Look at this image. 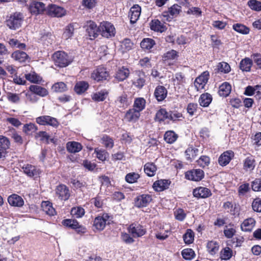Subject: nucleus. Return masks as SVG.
<instances>
[{
  "label": "nucleus",
  "instance_id": "61",
  "mask_svg": "<svg viewBox=\"0 0 261 261\" xmlns=\"http://www.w3.org/2000/svg\"><path fill=\"white\" fill-rule=\"evenodd\" d=\"M174 85H180L185 83V77L181 72H177L175 74L173 77Z\"/></svg>",
  "mask_w": 261,
  "mask_h": 261
},
{
  "label": "nucleus",
  "instance_id": "57",
  "mask_svg": "<svg viewBox=\"0 0 261 261\" xmlns=\"http://www.w3.org/2000/svg\"><path fill=\"white\" fill-rule=\"evenodd\" d=\"M181 255L186 260H191L195 256L194 251L191 248L184 249L181 252Z\"/></svg>",
  "mask_w": 261,
  "mask_h": 261
},
{
  "label": "nucleus",
  "instance_id": "5",
  "mask_svg": "<svg viewBox=\"0 0 261 261\" xmlns=\"http://www.w3.org/2000/svg\"><path fill=\"white\" fill-rule=\"evenodd\" d=\"M128 232L134 238H140L146 233V228L138 222H134L127 228Z\"/></svg>",
  "mask_w": 261,
  "mask_h": 261
},
{
  "label": "nucleus",
  "instance_id": "2",
  "mask_svg": "<svg viewBox=\"0 0 261 261\" xmlns=\"http://www.w3.org/2000/svg\"><path fill=\"white\" fill-rule=\"evenodd\" d=\"M53 59L55 65L60 67L68 66L71 62L68 55L63 51H58L53 55Z\"/></svg>",
  "mask_w": 261,
  "mask_h": 261
},
{
  "label": "nucleus",
  "instance_id": "40",
  "mask_svg": "<svg viewBox=\"0 0 261 261\" xmlns=\"http://www.w3.org/2000/svg\"><path fill=\"white\" fill-rule=\"evenodd\" d=\"M145 105L146 101L143 98H137L135 99L133 105V109L138 111V112L140 113L141 111L145 109Z\"/></svg>",
  "mask_w": 261,
  "mask_h": 261
},
{
  "label": "nucleus",
  "instance_id": "36",
  "mask_svg": "<svg viewBox=\"0 0 261 261\" xmlns=\"http://www.w3.org/2000/svg\"><path fill=\"white\" fill-rule=\"evenodd\" d=\"M156 169V166L152 163H147L144 166L145 173L150 177L155 175Z\"/></svg>",
  "mask_w": 261,
  "mask_h": 261
},
{
  "label": "nucleus",
  "instance_id": "22",
  "mask_svg": "<svg viewBox=\"0 0 261 261\" xmlns=\"http://www.w3.org/2000/svg\"><path fill=\"white\" fill-rule=\"evenodd\" d=\"M8 202L13 206L21 207L24 204L23 199L17 194H12L8 198Z\"/></svg>",
  "mask_w": 261,
  "mask_h": 261
},
{
  "label": "nucleus",
  "instance_id": "63",
  "mask_svg": "<svg viewBox=\"0 0 261 261\" xmlns=\"http://www.w3.org/2000/svg\"><path fill=\"white\" fill-rule=\"evenodd\" d=\"M133 46V43L130 39H125L121 42V47L123 51L130 50Z\"/></svg>",
  "mask_w": 261,
  "mask_h": 261
},
{
  "label": "nucleus",
  "instance_id": "11",
  "mask_svg": "<svg viewBox=\"0 0 261 261\" xmlns=\"http://www.w3.org/2000/svg\"><path fill=\"white\" fill-rule=\"evenodd\" d=\"M152 196L149 194H142L135 199V205L138 207L147 206L152 201Z\"/></svg>",
  "mask_w": 261,
  "mask_h": 261
},
{
  "label": "nucleus",
  "instance_id": "30",
  "mask_svg": "<svg viewBox=\"0 0 261 261\" xmlns=\"http://www.w3.org/2000/svg\"><path fill=\"white\" fill-rule=\"evenodd\" d=\"M115 102L119 108L122 109L126 108L129 105V102L127 98V95L124 93L118 97Z\"/></svg>",
  "mask_w": 261,
  "mask_h": 261
},
{
  "label": "nucleus",
  "instance_id": "35",
  "mask_svg": "<svg viewBox=\"0 0 261 261\" xmlns=\"http://www.w3.org/2000/svg\"><path fill=\"white\" fill-rule=\"evenodd\" d=\"M212 100V95L208 93H205L200 95L199 99V102L201 106L206 107L209 106Z\"/></svg>",
  "mask_w": 261,
  "mask_h": 261
},
{
  "label": "nucleus",
  "instance_id": "28",
  "mask_svg": "<svg viewBox=\"0 0 261 261\" xmlns=\"http://www.w3.org/2000/svg\"><path fill=\"white\" fill-rule=\"evenodd\" d=\"M150 29L154 31L160 33L165 32L167 29L164 23L158 19L152 20L150 23Z\"/></svg>",
  "mask_w": 261,
  "mask_h": 261
},
{
  "label": "nucleus",
  "instance_id": "53",
  "mask_svg": "<svg viewBox=\"0 0 261 261\" xmlns=\"http://www.w3.org/2000/svg\"><path fill=\"white\" fill-rule=\"evenodd\" d=\"M178 57V53L173 49L169 50L165 53L163 58L164 61L173 60L176 59Z\"/></svg>",
  "mask_w": 261,
  "mask_h": 261
},
{
  "label": "nucleus",
  "instance_id": "14",
  "mask_svg": "<svg viewBox=\"0 0 261 261\" xmlns=\"http://www.w3.org/2000/svg\"><path fill=\"white\" fill-rule=\"evenodd\" d=\"M56 194L62 200H67L70 197L68 188L64 185H60L57 187Z\"/></svg>",
  "mask_w": 261,
  "mask_h": 261
},
{
  "label": "nucleus",
  "instance_id": "49",
  "mask_svg": "<svg viewBox=\"0 0 261 261\" xmlns=\"http://www.w3.org/2000/svg\"><path fill=\"white\" fill-rule=\"evenodd\" d=\"M140 177V175L137 173L130 172L125 175V180L129 184H133L136 182Z\"/></svg>",
  "mask_w": 261,
  "mask_h": 261
},
{
  "label": "nucleus",
  "instance_id": "47",
  "mask_svg": "<svg viewBox=\"0 0 261 261\" xmlns=\"http://www.w3.org/2000/svg\"><path fill=\"white\" fill-rule=\"evenodd\" d=\"M198 152V149L192 147H188L186 151L185 154L187 160L191 161L195 156H197Z\"/></svg>",
  "mask_w": 261,
  "mask_h": 261
},
{
  "label": "nucleus",
  "instance_id": "29",
  "mask_svg": "<svg viewBox=\"0 0 261 261\" xmlns=\"http://www.w3.org/2000/svg\"><path fill=\"white\" fill-rule=\"evenodd\" d=\"M255 161L252 155L247 157L243 162V168L246 171H252L255 166Z\"/></svg>",
  "mask_w": 261,
  "mask_h": 261
},
{
  "label": "nucleus",
  "instance_id": "41",
  "mask_svg": "<svg viewBox=\"0 0 261 261\" xmlns=\"http://www.w3.org/2000/svg\"><path fill=\"white\" fill-rule=\"evenodd\" d=\"M250 184L248 182H243L240 184L238 189L239 196H244L250 191Z\"/></svg>",
  "mask_w": 261,
  "mask_h": 261
},
{
  "label": "nucleus",
  "instance_id": "25",
  "mask_svg": "<svg viewBox=\"0 0 261 261\" xmlns=\"http://www.w3.org/2000/svg\"><path fill=\"white\" fill-rule=\"evenodd\" d=\"M29 90L41 97H44L48 94L46 89L39 85H31L29 87Z\"/></svg>",
  "mask_w": 261,
  "mask_h": 261
},
{
  "label": "nucleus",
  "instance_id": "48",
  "mask_svg": "<svg viewBox=\"0 0 261 261\" xmlns=\"http://www.w3.org/2000/svg\"><path fill=\"white\" fill-rule=\"evenodd\" d=\"M232 28L236 32L242 34H247L249 33V29L241 23L234 24Z\"/></svg>",
  "mask_w": 261,
  "mask_h": 261
},
{
  "label": "nucleus",
  "instance_id": "7",
  "mask_svg": "<svg viewBox=\"0 0 261 261\" xmlns=\"http://www.w3.org/2000/svg\"><path fill=\"white\" fill-rule=\"evenodd\" d=\"M84 27L89 39L91 40L94 39L100 34L99 26L97 27L96 24L92 21H87Z\"/></svg>",
  "mask_w": 261,
  "mask_h": 261
},
{
  "label": "nucleus",
  "instance_id": "59",
  "mask_svg": "<svg viewBox=\"0 0 261 261\" xmlns=\"http://www.w3.org/2000/svg\"><path fill=\"white\" fill-rule=\"evenodd\" d=\"M74 30V28L73 25L72 24H69L66 27L63 34V37L66 39L71 38L73 34Z\"/></svg>",
  "mask_w": 261,
  "mask_h": 261
},
{
  "label": "nucleus",
  "instance_id": "26",
  "mask_svg": "<svg viewBox=\"0 0 261 261\" xmlns=\"http://www.w3.org/2000/svg\"><path fill=\"white\" fill-rule=\"evenodd\" d=\"M255 224V221L253 218H249L244 220L241 225L242 231L246 232L251 231Z\"/></svg>",
  "mask_w": 261,
  "mask_h": 261
},
{
  "label": "nucleus",
  "instance_id": "6",
  "mask_svg": "<svg viewBox=\"0 0 261 261\" xmlns=\"http://www.w3.org/2000/svg\"><path fill=\"white\" fill-rule=\"evenodd\" d=\"M36 122L41 125H49L57 128L59 125L58 120L54 117L48 115H43L36 118Z\"/></svg>",
  "mask_w": 261,
  "mask_h": 261
},
{
  "label": "nucleus",
  "instance_id": "17",
  "mask_svg": "<svg viewBox=\"0 0 261 261\" xmlns=\"http://www.w3.org/2000/svg\"><path fill=\"white\" fill-rule=\"evenodd\" d=\"M234 156V153L231 150L224 152L219 158L218 163L221 166H225L229 164Z\"/></svg>",
  "mask_w": 261,
  "mask_h": 261
},
{
  "label": "nucleus",
  "instance_id": "60",
  "mask_svg": "<svg viewBox=\"0 0 261 261\" xmlns=\"http://www.w3.org/2000/svg\"><path fill=\"white\" fill-rule=\"evenodd\" d=\"M232 255V250L229 247H226L221 251L220 257L223 260H228L231 258Z\"/></svg>",
  "mask_w": 261,
  "mask_h": 261
},
{
  "label": "nucleus",
  "instance_id": "54",
  "mask_svg": "<svg viewBox=\"0 0 261 261\" xmlns=\"http://www.w3.org/2000/svg\"><path fill=\"white\" fill-rule=\"evenodd\" d=\"M217 69L219 72L227 73L230 71V66L226 62H222L218 63L217 65Z\"/></svg>",
  "mask_w": 261,
  "mask_h": 261
},
{
  "label": "nucleus",
  "instance_id": "1",
  "mask_svg": "<svg viewBox=\"0 0 261 261\" xmlns=\"http://www.w3.org/2000/svg\"><path fill=\"white\" fill-rule=\"evenodd\" d=\"M24 16L22 13L16 12L8 16L6 23L11 30H16L19 28L23 21Z\"/></svg>",
  "mask_w": 261,
  "mask_h": 261
},
{
  "label": "nucleus",
  "instance_id": "39",
  "mask_svg": "<svg viewBox=\"0 0 261 261\" xmlns=\"http://www.w3.org/2000/svg\"><path fill=\"white\" fill-rule=\"evenodd\" d=\"M155 44L154 40L151 38H144L141 42L140 45L141 48L145 50H149L151 49Z\"/></svg>",
  "mask_w": 261,
  "mask_h": 261
},
{
  "label": "nucleus",
  "instance_id": "56",
  "mask_svg": "<svg viewBox=\"0 0 261 261\" xmlns=\"http://www.w3.org/2000/svg\"><path fill=\"white\" fill-rule=\"evenodd\" d=\"M197 163L200 167L204 168L210 164V158L207 155H202L197 161Z\"/></svg>",
  "mask_w": 261,
  "mask_h": 261
},
{
  "label": "nucleus",
  "instance_id": "51",
  "mask_svg": "<svg viewBox=\"0 0 261 261\" xmlns=\"http://www.w3.org/2000/svg\"><path fill=\"white\" fill-rule=\"evenodd\" d=\"M37 126L34 123L25 124L23 127L22 130L27 135H31L37 130Z\"/></svg>",
  "mask_w": 261,
  "mask_h": 261
},
{
  "label": "nucleus",
  "instance_id": "13",
  "mask_svg": "<svg viewBox=\"0 0 261 261\" xmlns=\"http://www.w3.org/2000/svg\"><path fill=\"white\" fill-rule=\"evenodd\" d=\"M109 218V216L107 214L96 217L94 221V226L98 230H102L105 228Z\"/></svg>",
  "mask_w": 261,
  "mask_h": 261
},
{
  "label": "nucleus",
  "instance_id": "15",
  "mask_svg": "<svg viewBox=\"0 0 261 261\" xmlns=\"http://www.w3.org/2000/svg\"><path fill=\"white\" fill-rule=\"evenodd\" d=\"M193 194L194 197L198 198H206L212 195L211 190L203 187H199L193 190Z\"/></svg>",
  "mask_w": 261,
  "mask_h": 261
},
{
  "label": "nucleus",
  "instance_id": "52",
  "mask_svg": "<svg viewBox=\"0 0 261 261\" xmlns=\"http://www.w3.org/2000/svg\"><path fill=\"white\" fill-rule=\"evenodd\" d=\"M169 113L166 109H161L156 114V119L159 121H164L165 119H169Z\"/></svg>",
  "mask_w": 261,
  "mask_h": 261
},
{
  "label": "nucleus",
  "instance_id": "50",
  "mask_svg": "<svg viewBox=\"0 0 261 261\" xmlns=\"http://www.w3.org/2000/svg\"><path fill=\"white\" fill-rule=\"evenodd\" d=\"M183 239L187 244L192 243L194 239V233L191 229H187L186 232L183 236Z\"/></svg>",
  "mask_w": 261,
  "mask_h": 261
},
{
  "label": "nucleus",
  "instance_id": "9",
  "mask_svg": "<svg viewBox=\"0 0 261 261\" xmlns=\"http://www.w3.org/2000/svg\"><path fill=\"white\" fill-rule=\"evenodd\" d=\"M204 176V172L200 169L189 170L185 173V178L189 180L198 181Z\"/></svg>",
  "mask_w": 261,
  "mask_h": 261
},
{
  "label": "nucleus",
  "instance_id": "27",
  "mask_svg": "<svg viewBox=\"0 0 261 261\" xmlns=\"http://www.w3.org/2000/svg\"><path fill=\"white\" fill-rule=\"evenodd\" d=\"M129 73V69L123 66L117 70L115 73V77L118 81H123L128 76Z\"/></svg>",
  "mask_w": 261,
  "mask_h": 261
},
{
  "label": "nucleus",
  "instance_id": "24",
  "mask_svg": "<svg viewBox=\"0 0 261 261\" xmlns=\"http://www.w3.org/2000/svg\"><path fill=\"white\" fill-rule=\"evenodd\" d=\"M67 150L72 153H75L80 152L83 148L82 144L77 142L71 141L66 144Z\"/></svg>",
  "mask_w": 261,
  "mask_h": 261
},
{
  "label": "nucleus",
  "instance_id": "42",
  "mask_svg": "<svg viewBox=\"0 0 261 261\" xmlns=\"http://www.w3.org/2000/svg\"><path fill=\"white\" fill-rule=\"evenodd\" d=\"M101 143L106 148L109 149L112 148L114 144L113 139L107 135H103L101 138Z\"/></svg>",
  "mask_w": 261,
  "mask_h": 261
},
{
  "label": "nucleus",
  "instance_id": "16",
  "mask_svg": "<svg viewBox=\"0 0 261 261\" xmlns=\"http://www.w3.org/2000/svg\"><path fill=\"white\" fill-rule=\"evenodd\" d=\"M141 8L138 5L133 6L129 10V17L131 23H135L139 18L141 14Z\"/></svg>",
  "mask_w": 261,
  "mask_h": 261
},
{
  "label": "nucleus",
  "instance_id": "23",
  "mask_svg": "<svg viewBox=\"0 0 261 261\" xmlns=\"http://www.w3.org/2000/svg\"><path fill=\"white\" fill-rule=\"evenodd\" d=\"M154 95L158 101H163L167 97V90L163 86H158L154 90Z\"/></svg>",
  "mask_w": 261,
  "mask_h": 261
},
{
  "label": "nucleus",
  "instance_id": "44",
  "mask_svg": "<svg viewBox=\"0 0 261 261\" xmlns=\"http://www.w3.org/2000/svg\"><path fill=\"white\" fill-rule=\"evenodd\" d=\"M206 247L208 252L211 254L214 255L218 252L219 246L217 242L211 241L207 243Z\"/></svg>",
  "mask_w": 261,
  "mask_h": 261
},
{
  "label": "nucleus",
  "instance_id": "32",
  "mask_svg": "<svg viewBox=\"0 0 261 261\" xmlns=\"http://www.w3.org/2000/svg\"><path fill=\"white\" fill-rule=\"evenodd\" d=\"M11 57L19 62H24L28 59L29 56L24 51L16 50L12 54Z\"/></svg>",
  "mask_w": 261,
  "mask_h": 261
},
{
  "label": "nucleus",
  "instance_id": "43",
  "mask_svg": "<svg viewBox=\"0 0 261 261\" xmlns=\"http://www.w3.org/2000/svg\"><path fill=\"white\" fill-rule=\"evenodd\" d=\"M177 135L172 130L166 132L164 135L165 141L169 144L174 143L177 140Z\"/></svg>",
  "mask_w": 261,
  "mask_h": 261
},
{
  "label": "nucleus",
  "instance_id": "31",
  "mask_svg": "<svg viewBox=\"0 0 261 261\" xmlns=\"http://www.w3.org/2000/svg\"><path fill=\"white\" fill-rule=\"evenodd\" d=\"M108 95V92L106 89L94 93L92 94V99L97 102L105 100Z\"/></svg>",
  "mask_w": 261,
  "mask_h": 261
},
{
  "label": "nucleus",
  "instance_id": "62",
  "mask_svg": "<svg viewBox=\"0 0 261 261\" xmlns=\"http://www.w3.org/2000/svg\"><path fill=\"white\" fill-rule=\"evenodd\" d=\"M175 218L176 220L182 221L186 218L187 214L182 208H177L174 212Z\"/></svg>",
  "mask_w": 261,
  "mask_h": 261
},
{
  "label": "nucleus",
  "instance_id": "64",
  "mask_svg": "<svg viewBox=\"0 0 261 261\" xmlns=\"http://www.w3.org/2000/svg\"><path fill=\"white\" fill-rule=\"evenodd\" d=\"M71 214L76 218H81L85 214V210L82 207H76L72 208Z\"/></svg>",
  "mask_w": 261,
  "mask_h": 261
},
{
  "label": "nucleus",
  "instance_id": "20",
  "mask_svg": "<svg viewBox=\"0 0 261 261\" xmlns=\"http://www.w3.org/2000/svg\"><path fill=\"white\" fill-rule=\"evenodd\" d=\"M171 181L168 179H160L155 181L153 185L155 191L161 192L168 189Z\"/></svg>",
  "mask_w": 261,
  "mask_h": 261
},
{
  "label": "nucleus",
  "instance_id": "10",
  "mask_svg": "<svg viewBox=\"0 0 261 261\" xmlns=\"http://www.w3.org/2000/svg\"><path fill=\"white\" fill-rule=\"evenodd\" d=\"M209 72L207 71L203 72L194 82V86L197 91L204 88L209 79Z\"/></svg>",
  "mask_w": 261,
  "mask_h": 261
},
{
  "label": "nucleus",
  "instance_id": "12",
  "mask_svg": "<svg viewBox=\"0 0 261 261\" xmlns=\"http://www.w3.org/2000/svg\"><path fill=\"white\" fill-rule=\"evenodd\" d=\"M108 76V72L105 68L102 67H98L91 74V77L97 82L106 80Z\"/></svg>",
  "mask_w": 261,
  "mask_h": 261
},
{
  "label": "nucleus",
  "instance_id": "58",
  "mask_svg": "<svg viewBox=\"0 0 261 261\" xmlns=\"http://www.w3.org/2000/svg\"><path fill=\"white\" fill-rule=\"evenodd\" d=\"M67 87L63 82H58L55 83L52 86V90L55 92H63L66 90Z\"/></svg>",
  "mask_w": 261,
  "mask_h": 261
},
{
  "label": "nucleus",
  "instance_id": "46",
  "mask_svg": "<svg viewBox=\"0 0 261 261\" xmlns=\"http://www.w3.org/2000/svg\"><path fill=\"white\" fill-rule=\"evenodd\" d=\"M94 152L96 153L97 159L102 162L106 161L109 156L108 152L102 149L96 148L95 149Z\"/></svg>",
  "mask_w": 261,
  "mask_h": 261
},
{
  "label": "nucleus",
  "instance_id": "3",
  "mask_svg": "<svg viewBox=\"0 0 261 261\" xmlns=\"http://www.w3.org/2000/svg\"><path fill=\"white\" fill-rule=\"evenodd\" d=\"M29 10L32 15H38L42 14L46 11L47 7L42 2L33 0L29 3Z\"/></svg>",
  "mask_w": 261,
  "mask_h": 261
},
{
  "label": "nucleus",
  "instance_id": "34",
  "mask_svg": "<svg viewBox=\"0 0 261 261\" xmlns=\"http://www.w3.org/2000/svg\"><path fill=\"white\" fill-rule=\"evenodd\" d=\"M231 90V85L227 82H224L219 86V94L221 96L226 97Z\"/></svg>",
  "mask_w": 261,
  "mask_h": 261
},
{
  "label": "nucleus",
  "instance_id": "8",
  "mask_svg": "<svg viewBox=\"0 0 261 261\" xmlns=\"http://www.w3.org/2000/svg\"><path fill=\"white\" fill-rule=\"evenodd\" d=\"M46 13L51 16L62 17L66 15V11L63 7L55 4H50L47 7Z\"/></svg>",
  "mask_w": 261,
  "mask_h": 261
},
{
  "label": "nucleus",
  "instance_id": "21",
  "mask_svg": "<svg viewBox=\"0 0 261 261\" xmlns=\"http://www.w3.org/2000/svg\"><path fill=\"white\" fill-rule=\"evenodd\" d=\"M140 116V113L138 111L132 108L126 111L124 119L128 122H136L138 121Z\"/></svg>",
  "mask_w": 261,
  "mask_h": 261
},
{
  "label": "nucleus",
  "instance_id": "19",
  "mask_svg": "<svg viewBox=\"0 0 261 261\" xmlns=\"http://www.w3.org/2000/svg\"><path fill=\"white\" fill-rule=\"evenodd\" d=\"M22 169L24 173L30 177H37L41 173V171L39 168L29 164L23 166Z\"/></svg>",
  "mask_w": 261,
  "mask_h": 261
},
{
  "label": "nucleus",
  "instance_id": "18",
  "mask_svg": "<svg viewBox=\"0 0 261 261\" xmlns=\"http://www.w3.org/2000/svg\"><path fill=\"white\" fill-rule=\"evenodd\" d=\"M10 146V142L8 138L0 136V159L5 156L7 150Z\"/></svg>",
  "mask_w": 261,
  "mask_h": 261
},
{
  "label": "nucleus",
  "instance_id": "38",
  "mask_svg": "<svg viewBox=\"0 0 261 261\" xmlns=\"http://www.w3.org/2000/svg\"><path fill=\"white\" fill-rule=\"evenodd\" d=\"M252 65V61L249 58H245L241 60L240 68L243 71H249Z\"/></svg>",
  "mask_w": 261,
  "mask_h": 261
},
{
  "label": "nucleus",
  "instance_id": "55",
  "mask_svg": "<svg viewBox=\"0 0 261 261\" xmlns=\"http://www.w3.org/2000/svg\"><path fill=\"white\" fill-rule=\"evenodd\" d=\"M248 5L250 8L256 11H261V2L257 0H249Z\"/></svg>",
  "mask_w": 261,
  "mask_h": 261
},
{
  "label": "nucleus",
  "instance_id": "4",
  "mask_svg": "<svg viewBox=\"0 0 261 261\" xmlns=\"http://www.w3.org/2000/svg\"><path fill=\"white\" fill-rule=\"evenodd\" d=\"M100 34L102 36L109 38L115 35V28L113 24L108 21H103L99 25Z\"/></svg>",
  "mask_w": 261,
  "mask_h": 261
},
{
  "label": "nucleus",
  "instance_id": "33",
  "mask_svg": "<svg viewBox=\"0 0 261 261\" xmlns=\"http://www.w3.org/2000/svg\"><path fill=\"white\" fill-rule=\"evenodd\" d=\"M41 207L43 212L49 216H54L56 213L52 203L48 201H43L41 203Z\"/></svg>",
  "mask_w": 261,
  "mask_h": 261
},
{
  "label": "nucleus",
  "instance_id": "45",
  "mask_svg": "<svg viewBox=\"0 0 261 261\" xmlns=\"http://www.w3.org/2000/svg\"><path fill=\"white\" fill-rule=\"evenodd\" d=\"M26 80L33 83H38L42 81V78L35 72L25 74Z\"/></svg>",
  "mask_w": 261,
  "mask_h": 261
},
{
  "label": "nucleus",
  "instance_id": "37",
  "mask_svg": "<svg viewBox=\"0 0 261 261\" xmlns=\"http://www.w3.org/2000/svg\"><path fill=\"white\" fill-rule=\"evenodd\" d=\"M89 87V84L85 81H80L77 82L74 86V91L78 94H81L85 92Z\"/></svg>",
  "mask_w": 261,
  "mask_h": 261
}]
</instances>
